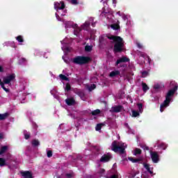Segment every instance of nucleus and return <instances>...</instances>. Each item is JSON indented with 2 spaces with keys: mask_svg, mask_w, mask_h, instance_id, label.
Instances as JSON below:
<instances>
[{
  "mask_svg": "<svg viewBox=\"0 0 178 178\" xmlns=\"http://www.w3.org/2000/svg\"><path fill=\"white\" fill-rule=\"evenodd\" d=\"M170 87H173L172 89L170 90L165 96V99L163 102V104L160 106V111L163 112V108H168L169 104H170V101H172V97L175 95V92L177 91L178 84L175 81H171L170 83Z\"/></svg>",
  "mask_w": 178,
  "mask_h": 178,
  "instance_id": "obj_1",
  "label": "nucleus"
},
{
  "mask_svg": "<svg viewBox=\"0 0 178 178\" xmlns=\"http://www.w3.org/2000/svg\"><path fill=\"white\" fill-rule=\"evenodd\" d=\"M108 40H112L115 42L113 47L114 54H120V52H123L124 48V40L120 36H116L111 35L110 36H107Z\"/></svg>",
  "mask_w": 178,
  "mask_h": 178,
  "instance_id": "obj_2",
  "label": "nucleus"
},
{
  "mask_svg": "<svg viewBox=\"0 0 178 178\" xmlns=\"http://www.w3.org/2000/svg\"><path fill=\"white\" fill-rule=\"evenodd\" d=\"M127 148V145H124V143L118 144L117 140H114L111 144V151L115 152V154H119L122 155L123 159H127L126 154V149Z\"/></svg>",
  "mask_w": 178,
  "mask_h": 178,
  "instance_id": "obj_3",
  "label": "nucleus"
},
{
  "mask_svg": "<svg viewBox=\"0 0 178 178\" xmlns=\"http://www.w3.org/2000/svg\"><path fill=\"white\" fill-rule=\"evenodd\" d=\"M92 59L90 56H78L73 58V63L75 65H87L91 62Z\"/></svg>",
  "mask_w": 178,
  "mask_h": 178,
  "instance_id": "obj_4",
  "label": "nucleus"
},
{
  "mask_svg": "<svg viewBox=\"0 0 178 178\" xmlns=\"http://www.w3.org/2000/svg\"><path fill=\"white\" fill-rule=\"evenodd\" d=\"M130 59L127 57H122L120 59H118L115 63V66H118L120 65V67H124L126 66L125 65H122L121 63H126L127 62H129Z\"/></svg>",
  "mask_w": 178,
  "mask_h": 178,
  "instance_id": "obj_5",
  "label": "nucleus"
},
{
  "mask_svg": "<svg viewBox=\"0 0 178 178\" xmlns=\"http://www.w3.org/2000/svg\"><path fill=\"white\" fill-rule=\"evenodd\" d=\"M15 79H16V74L13 73L8 76H4L3 78V81L5 83V84H10V82L13 81Z\"/></svg>",
  "mask_w": 178,
  "mask_h": 178,
  "instance_id": "obj_6",
  "label": "nucleus"
},
{
  "mask_svg": "<svg viewBox=\"0 0 178 178\" xmlns=\"http://www.w3.org/2000/svg\"><path fill=\"white\" fill-rule=\"evenodd\" d=\"M149 152L152 162L154 163H158V162H159V154H158V152H152V150H150Z\"/></svg>",
  "mask_w": 178,
  "mask_h": 178,
  "instance_id": "obj_7",
  "label": "nucleus"
},
{
  "mask_svg": "<svg viewBox=\"0 0 178 178\" xmlns=\"http://www.w3.org/2000/svg\"><path fill=\"white\" fill-rule=\"evenodd\" d=\"M123 109H124V107L122 105L114 106L111 108L110 112H112L113 113H119L121 111H123Z\"/></svg>",
  "mask_w": 178,
  "mask_h": 178,
  "instance_id": "obj_8",
  "label": "nucleus"
},
{
  "mask_svg": "<svg viewBox=\"0 0 178 178\" xmlns=\"http://www.w3.org/2000/svg\"><path fill=\"white\" fill-rule=\"evenodd\" d=\"M55 9H59L60 10H63L65 9V2L60 1V3L55 2L54 3Z\"/></svg>",
  "mask_w": 178,
  "mask_h": 178,
  "instance_id": "obj_9",
  "label": "nucleus"
},
{
  "mask_svg": "<svg viewBox=\"0 0 178 178\" xmlns=\"http://www.w3.org/2000/svg\"><path fill=\"white\" fill-rule=\"evenodd\" d=\"M111 159H112V155L104 154L100 159V162H109Z\"/></svg>",
  "mask_w": 178,
  "mask_h": 178,
  "instance_id": "obj_10",
  "label": "nucleus"
},
{
  "mask_svg": "<svg viewBox=\"0 0 178 178\" xmlns=\"http://www.w3.org/2000/svg\"><path fill=\"white\" fill-rule=\"evenodd\" d=\"M65 104H67L68 106H72V105H76V100L74 97L67 98L65 99Z\"/></svg>",
  "mask_w": 178,
  "mask_h": 178,
  "instance_id": "obj_11",
  "label": "nucleus"
},
{
  "mask_svg": "<svg viewBox=\"0 0 178 178\" xmlns=\"http://www.w3.org/2000/svg\"><path fill=\"white\" fill-rule=\"evenodd\" d=\"M143 166L145 168V169H146V170H147V172L150 174V175H154V171H152V169H154V168L150 167L149 164L147 163H143ZM152 169V170H151Z\"/></svg>",
  "mask_w": 178,
  "mask_h": 178,
  "instance_id": "obj_12",
  "label": "nucleus"
},
{
  "mask_svg": "<svg viewBox=\"0 0 178 178\" xmlns=\"http://www.w3.org/2000/svg\"><path fill=\"white\" fill-rule=\"evenodd\" d=\"M23 177L24 178H33V174L30 171H25L22 172Z\"/></svg>",
  "mask_w": 178,
  "mask_h": 178,
  "instance_id": "obj_13",
  "label": "nucleus"
},
{
  "mask_svg": "<svg viewBox=\"0 0 178 178\" xmlns=\"http://www.w3.org/2000/svg\"><path fill=\"white\" fill-rule=\"evenodd\" d=\"M119 74H120V71H119V70L112 71L109 74V76L110 77H115V76H119Z\"/></svg>",
  "mask_w": 178,
  "mask_h": 178,
  "instance_id": "obj_14",
  "label": "nucleus"
},
{
  "mask_svg": "<svg viewBox=\"0 0 178 178\" xmlns=\"http://www.w3.org/2000/svg\"><path fill=\"white\" fill-rule=\"evenodd\" d=\"M5 83L3 81H2V79H0V86L1 87V88H3V90H4V91H6V92H9V89L8 88H6L5 87Z\"/></svg>",
  "mask_w": 178,
  "mask_h": 178,
  "instance_id": "obj_15",
  "label": "nucleus"
},
{
  "mask_svg": "<svg viewBox=\"0 0 178 178\" xmlns=\"http://www.w3.org/2000/svg\"><path fill=\"white\" fill-rule=\"evenodd\" d=\"M129 161H131L133 163H137V162H141V159H134L131 156L128 157Z\"/></svg>",
  "mask_w": 178,
  "mask_h": 178,
  "instance_id": "obj_16",
  "label": "nucleus"
},
{
  "mask_svg": "<svg viewBox=\"0 0 178 178\" xmlns=\"http://www.w3.org/2000/svg\"><path fill=\"white\" fill-rule=\"evenodd\" d=\"M9 118V113H5L3 114H0V120H5Z\"/></svg>",
  "mask_w": 178,
  "mask_h": 178,
  "instance_id": "obj_17",
  "label": "nucleus"
},
{
  "mask_svg": "<svg viewBox=\"0 0 178 178\" xmlns=\"http://www.w3.org/2000/svg\"><path fill=\"white\" fill-rule=\"evenodd\" d=\"M142 87L143 92H147V91L149 90V87H148V85H147L145 83H142Z\"/></svg>",
  "mask_w": 178,
  "mask_h": 178,
  "instance_id": "obj_18",
  "label": "nucleus"
},
{
  "mask_svg": "<svg viewBox=\"0 0 178 178\" xmlns=\"http://www.w3.org/2000/svg\"><path fill=\"white\" fill-rule=\"evenodd\" d=\"M31 144L33 147H38V145H40V140H38V139H33Z\"/></svg>",
  "mask_w": 178,
  "mask_h": 178,
  "instance_id": "obj_19",
  "label": "nucleus"
},
{
  "mask_svg": "<svg viewBox=\"0 0 178 178\" xmlns=\"http://www.w3.org/2000/svg\"><path fill=\"white\" fill-rule=\"evenodd\" d=\"M111 28L113 29V30H120V25H118V24H112L111 25Z\"/></svg>",
  "mask_w": 178,
  "mask_h": 178,
  "instance_id": "obj_20",
  "label": "nucleus"
},
{
  "mask_svg": "<svg viewBox=\"0 0 178 178\" xmlns=\"http://www.w3.org/2000/svg\"><path fill=\"white\" fill-rule=\"evenodd\" d=\"M8 151V146H3L1 147L0 149V155H2V154H5Z\"/></svg>",
  "mask_w": 178,
  "mask_h": 178,
  "instance_id": "obj_21",
  "label": "nucleus"
},
{
  "mask_svg": "<svg viewBox=\"0 0 178 178\" xmlns=\"http://www.w3.org/2000/svg\"><path fill=\"white\" fill-rule=\"evenodd\" d=\"M6 160L3 158H0V166H6Z\"/></svg>",
  "mask_w": 178,
  "mask_h": 178,
  "instance_id": "obj_22",
  "label": "nucleus"
},
{
  "mask_svg": "<svg viewBox=\"0 0 178 178\" xmlns=\"http://www.w3.org/2000/svg\"><path fill=\"white\" fill-rule=\"evenodd\" d=\"M59 77H60V79L61 80H63L64 81H70L69 79L67 78V76H66L64 75V74H60L59 75Z\"/></svg>",
  "mask_w": 178,
  "mask_h": 178,
  "instance_id": "obj_23",
  "label": "nucleus"
},
{
  "mask_svg": "<svg viewBox=\"0 0 178 178\" xmlns=\"http://www.w3.org/2000/svg\"><path fill=\"white\" fill-rule=\"evenodd\" d=\"M80 31H81V29L76 28L74 30V35H76V37H79V34L80 33Z\"/></svg>",
  "mask_w": 178,
  "mask_h": 178,
  "instance_id": "obj_24",
  "label": "nucleus"
},
{
  "mask_svg": "<svg viewBox=\"0 0 178 178\" xmlns=\"http://www.w3.org/2000/svg\"><path fill=\"white\" fill-rule=\"evenodd\" d=\"M91 113H92V116H97V115H99V113H101V110L96 109V110L92 111Z\"/></svg>",
  "mask_w": 178,
  "mask_h": 178,
  "instance_id": "obj_25",
  "label": "nucleus"
},
{
  "mask_svg": "<svg viewBox=\"0 0 178 178\" xmlns=\"http://www.w3.org/2000/svg\"><path fill=\"white\" fill-rule=\"evenodd\" d=\"M85 51L86 52H91L92 51V46L86 45L85 47Z\"/></svg>",
  "mask_w": 178,
  "mask_h": 178,
  "instance_id": "obj_26",
  "label": "nucleus"
},
{
  "mask_svg": "<svg viewBox=\"0 0 178 178\" xmlns=\"http://www.w3.org/2000/svg\"><path fill=\"white\" fill-rule=\"evenodd\" d=\"M16 40L18 41V42H24V39H23V36L22 35L17 36Z\"/></svg>",
  "mask_w": 178,
  "mask_h": 178,
  "instance_id": "obj_27",
  "label": "nucleus"
},
{
  "mask_svg": "<svg viewBox=\"0 0 178 178\" xmlns=\"http://www.w3.org/2000/svg\"><path fill=\"white\" fill-rule=\"evenodd\" d=\"M137 116H140V113L138 111H132V118H137Z\"/></svg>",
  "mask_w": 178,
  "mask_h": 178,
  "instance_id": "obj_28",
  "label": "nucleus"
},
{
  "mask_svg": "<svg viewBox=\"0 0 178 178\" xmlns=\"http://www.w3.org/2000/svg\"><path fill=\"white\" fill-rule=\"evenodd\" d=\"M90 27V22L86 21L84 24H83V30H87V29H88Z\"/></svg>",
  "mask_w": 178,
  "mask_h": 178,
  "instance_id": "obj_29",
  "label": "nucleus"
},
{
  "mask_svg": "<svg viewBox=\"0 0 178 178\" xmlns=\"http://www.w3.org/2000/svg\"><path fill=\"white\" fill-rule=\"evenodd\" d=\"M72 90V86H70V83H67L65 85V91L69 92Z\"/></svg>",
  "mask_w": 178,
  "mask_h": 178,
  "instance_id": "obj_30",
  "label": "nucleus"
},
{
  "mask_svg": "<svg viewBox=\"0 0 178 178\" xmlns=\"http://www.w3.org/2000/svg\"><path fill=\"white\" fill-rule=\"evenodd\" d=\"M149 72H148V71H143L142 72V77L145 78L147 76H149Z\"/></svg>",
  "mask_w": 178,
  "mask_h": 178,
  "instance_id": "obj_31",
  "label": "nucleus"
},
{
  "mask_svg": "<svg viewBox=\"0 0 178 178\" xmlns=\"http://www.w3.org/2000/svg\"><path fill=\"white\" fill-rule=\"evenodd\" d=\"M134 155H141V149L138 148L135 149Z\"/></svg>",
  "mask_w": 178,
  "mask_h": 178,
  "instance_id": "obj_32",
  "label": "nucleus"
},
{
  "mask_svg": "<svg viewBox=\"0 0 178 178\" xmlns=\"http://www.w3.org/2000/svg\"><path fill=\"white\" fill-rule=\"evenodd\" d=\"M101 129H102V124H97L95 127L96 131H99V130H101Z\"/></svg>",
  "mask_w": 178,
  "mask_h": 178,
  "instance_id": "obj_33",
  "label": "nucleus"
},
{
  "mask_svg": "<svg viewBox=\"0 0 178 178\" xmlns=\"http://www.w3.org/2000/svg\"><path fill=\"white\" fill-rule=\"evenodd\" d=\"M140 147L143 148V149H144V151H149V147L148 146H147L146 145H143L142 146H140Z\"/></svg>",
  "mask_w": 178,
  "mask_h": 178,
  "instance_id": "obj_34",
  "label": "nucleus"
},
{
  "mask_svg": "<svg viewBox=\"0 0 178 178\" xmlns=\"http://www.w3.org/2000/svg\"><path fill=\"white\" fill-rule=\"evenodd\" d=\"M139 111L141 113L143 111V104L139 103L137 104Z\"/></svg>",
  "mask_w": 178,
  "mask_h": 178,
  "instance_id": "obj_35",
  "label": "nucleus"
},
{
  "mask_svg": "<svg viewBox=\"0 0 178 178\" xmlns=\"http://www.w3.org/2000/svg\"><path fill=\"white\" fill-rule=\"evenodd\" d=\"M76 94L79 95V97H84V92H83V91L79 90Z\"/></svg>",
  "mask_w": 178,
  "mask_h": 178,
  "instance_id": "obj_36",
  "label": "nucleus"
},
{
  "mask_svg": "<svg viewBox=\"0 0 178 178\" xmlns=\"http://www.w3.org/2000/svg\"><path fill=\"white\" fill-rule=\"evenodd\" d=\"M70 3L72 5H78L79 2H77V0H70Z\"/></svg>",
  "mask_w": 178,
  "mask_h": 178,
  "instance_id": "obj_37",
  "label": "nucleus"
},
{
  "mask_svg": "<svg viewBox=\"0 0 178 178\" xmlns=\"http://www.w3.org/2000/svg\"><path fill=\"white\" fill-rule=\"evenodd\" d=\"M51 156H52V150L47 151V157L51 158Z\"/></svg>",
  "mask_w": 178,
  "mask_h": 178,
  "instance_id": "obj_38",
  "label": "nucleus"
},
{
  "mask_svg": "<svg viewBox=\"0 0 178 178\" xmlns=\"http://www.w3.org/2000/svg\"><path fill=\"white\" fill-rule=\"evenodd\" d=\"M154 90H159L161 88V85L159 84H156L154 86Z\"/></svg>",
  "mask_w": 178,
  "mask_h": 178,
  "instance_id": "obj_39",
  "label": "nucleus"
},
{
  "mask_svg": "<svg viewBox=\"0 0 178 178\" xmlns=\"http://www.w3.org/2000/svg\"><path fill=\"white\" fill-rule=\"evenodd\" d=\"M65 177H67V178H72V177H73V174L67 173V174H65Z\"/></svg>",
  "mask_w": 178,
  "mask_h": 178,
  "instance_id": "obj_40",
  "label": "nucleus"
},
{
  "mask_svg": "<svg viewBox=\"0 0 178 178\" xmlns=\"http://www.w3.org/2000/svg\"><path fill=\"white\" fill-rule=\"evenodd\" d=\"M25 140H29L30 138V134H24Z\"/></svg>",
  "mask_w": 178,
  "mask_h": 178,
  "instance_id": "obj_41",
  "label": "nucleus"
},
{
  "mask_svg": "<svg viewBox=\"0 0 178 178\" xmlns=\"http://www.w3.org/2000/svg\"><path fill=\"white\" fill-rule=\"evenodd\" d=\"M140 56H141V58H144V59H145L147 58V54H144V53H140Z\"/></svg>",
  "mask_w": 178,
  "mask_h": 178,
  "instance_id": "obj_42",
  "label": "nucleus"
},
{
  "mask_svg": "<svg viewBox=\"0 0 178 178\" xmlns=\"http://www.w3.org/2000/svg\"><path fill=\"white\" fill-rule=\"evenodd\" d=\"M138 173H140V172H134L133 174H131V177H136V175H138Z\"/></svg>",
  "mask_w": 178,
  "mask_h": 178,
  "instance_id": "obj_43",
  "label": "nucleus"
},
{
  "mask_svg": "<svg viewBox=\"0 0 178 178\" xmlns=\"http://www.w3.org/2000/svg\"><path fill=\"white\" fill-rule=\"evenodd\" d=\"M95 88H97V86L95 84H92L90 88V90H95Z\"/></svg>",
  "mask_w": 178,
  "mask_h": 178,
  "instance_id": "obj_44",
  "label": "nucleus"
},
{
  "mask_svg": "<svg viewBox=\"0 0 178 178\" xmlns=\"http://www.w3.org/2000/svg\"><path fill=\"white\" fill-rule=\"evenodd\" d=\"M118 175H113L110 176L108 178H118Z\"/></svg>",
  "mask_w": 178,
  "mask_h": 178,
  "instance_id": "obj_45",
  "label": "nucleus"
},
{
  "mask_svg": "<svg viewBox=\"0 0 178 178\" xmlns=\"http://www.w3.org/2000/svg\"><path fill=\"white\" fill-rule=\"evenodd\" d=\"M122 19H123V20H126V19H127V15H124L122 16Z\"/></svg>",
  "mask_w": 178,
  "mask_h": 178,
  "instance_id": "obj_46",
  "label": "nucleus"
},
{
  "mask_svg": "<svg viewBox=\"0 0 178 178\" xmlns=\"http://www.w3.org/2000/svg\"><path fill=\"white\" fill-rule=\"evenodd\" d=\"M3 72V67H2V66L0 65V73Z\"/></svg>",
  "mask_w": 178,
  "mask_h": 178,
  "instance_id": "obj_47",
  "label": "nucleus"
},
{
  "mask_svg": "<svg viewBox=\"0 0 178 178\" xmlns=\"http://www.w3.org/2000/svg\"><path fill=\"white\" fill-rule=\"evenodd\" d=\"M146 58H147L149 63H151V58L148 56H147Z\"/></svg>",
  "mask_w": 178,
  "mask_h": 178,
  "instance_id": "obj_48",
  "label": "nucleus"
},
{
  "mask_svg": "<svg viewBox=\"0 0 178 178\" xmlns=\"http://www.w3.org/2000/svg\"><path fill=\"white\" fill-rule=\"evenodd\" d=\"M3 138V135L0 133V140H2Z\"/></svg>",
  "mask_w": 178,
  "mask_h": 178,
  "instance_id": "obj_49",
  "label": "nucleus"
},
{
  "mask_svg": "<svg viewBox=\"0 0 178 178\" xmlns=\"http://www.w3.org/2000/svg\"><path fill=\"white\" fill-rule=\"evenodd\" d=\"M115 24H118V26H120V21L118 20V21H117V23H116Z\"/></svg>",
  "mask_w": 178,
  "mask_h": 178,
  "instance_id": "obj_50",
  "label": "nucleus"
},
{
  "mask_svg": "<svg viewBox=\"0 0 178 178\" xmlns=\"http://www.w3.org/2000/svg\"><path fill=\"white\" fill-rule=\"evenodd\" d=\"M117 15H118V16H122V15L120 14V11H118V12L117 13Z\"/></svg>",
  "mask_w": 178,
  "mask_h": 178,
  "instance_id": "obj_51",
  "label": "nucleus"
},
{
  "mask_svg": "<svg viewBox=\"0 0 178 178\" xmlns=\"http://www.w3.org/2000/svg\"><path fill=\"white\" fill-rule=\"evenodd\" d=\"M56 17H57L58 20H60V19H59V15H58V14H57V13H56Z\"/></svg>",
  "mask_w": 178,
  "mask_h": 178,
  "instance_id": "obj_52",
  "label": "nucleus"
},
{
  "mask_svg": "<svg viewBox=\"0 0 178 178\" xmlns=\"http://www.w3.org/2000/svg\"><path fill=\"white\" fill-rule=\"evenodd\" d=\"M22 62H26V58H22Z\"/></svg>",
  "mask_w": 178,
  "mask_h": 178,
  "instance_id": "obj_53",
  "label": "nucleus"
},
{
  "mask_svg": "<svg viewBox=\"0 0 178 178\" xmlns=\"http://www.w3.org/2000/svg\"><path fill=\"white\" fill-rule=\"evenodd\" d=\"M99 124H102V126H105L104 123H99Z\"/></svg>",
  "mask_w": 178,
  "mask_h": 178,
  "instance_id": "obj_54",
  "label": "nucleus"
},
{
  "mask_svg": "<svg viewBox=\"0 0 178 178\" xmlns=\"http://www.w3.org/2000/svg\"><path fill=\"white\" fill-rule=\"evenodd\" d=\"M8 158H10V156H11L10 154H8Z\"/></svg>",
  "mask_w": 178,
  "mask_h": 178,
  "instance_id": "obj_55",
  "label": "nucleus"
},
{
  "mask_svg": "<svg viewBox=\"0 0 178 178\" xmlns=\"http://www.w3.org/2000/svg\"><path fill=\"white\" fill-rule=\"evenodd\" d=\"M113 3H116V0H113Z\"/></svg>",
  "mask_w": 178,
  "mask_h": 178,
  "instance_id": "obj_56",
  "label": "nucleus"
},
{
  "mask_svg": "<svg viewBox=\"0 0 178 178\" xmlns=\"http://www.w3.org/2000/svg\"><path fill=\"white\" fill-rule=\"evenodd\" d=\"M92 27H95V24H92Z\"/></svg>",
  "mask_w": 178,
  "mask_h": 178,
  "instance_id": "obj_57",
  "label": "nucleus"
},
{
  "mask_svg": "<svg viewBox=\"0 0 178 178\" xmlns=\"http://www.w3.org/2000/svg\"><path fill=\"white\" fill-rule=\"evenodd\" d=\"M163 149H166V146L163 147Z\"/></svg>",
  "mask_w": 178,
  "mask_h": 178,
  "instance_id": "obj_58",
  "label": "nucleus"
},
{
  "mask_svg": "<svg viewBox=\"0 0 178 178\" xmlns=\"http://www.w3.org/2000/svg\"><path fill=\"white\" fill-rule=\"evenodd\" d=\"M65 24H66V27H67V22H66Z\"/></svg>",
  "mask_w": 178,
  "mask_h": 178,
  "instance_id": "obj_59",
  "label": "nucleus"
},
{
  "mask_svg": "<svg viewBox=\"0 0 178 178\" xmlns=\"http://www.w3.org/2000/svg\"><path fill=\"white\" fill-rule=\"evenodd\" d=\"M138 47H139V48H141V46L139 45Z\"/></svg>",
  "mask_w": 178,
  "mask_h": 178,
  "instance_id": "obj_60",
  "label": "nucleus"
}]
</instances>
